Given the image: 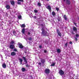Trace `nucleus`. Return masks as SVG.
<instances>
[{
  "instance_id": "1",
  "label": "nucleus",
  "mask_w": 79,
  "mask_h": 79,
  "mask_svg": "<svg viewBox=\"0 0 79 79\" xmlns=\"http://www.w3.org/2000/svg\"><path fill=\"white\" fill-rule=\"evenodd\" d=\"M41 31H42V32H41V36L43 35V36H47L48 32L45 30L44 28H42Z\"/></svg>"
},
{
  "instance_id": "2",
  "label": "nucleus",
  "mask_w": 79,
  "mask_h": 79,
  "mask_svg": "<svg viewBox=\"0 0 79 79\" xmlns=\"http://www.w3.org/2000/svg\"><path fill=\"white\" fill-rule=\"evenodd\" d=\"M50 69H46L45 70V73L47 74H48L50 73Z\"/></svg>"
},
{
  "instance_id": "3",
  "label": "nucleus",
  "mask_w": 79,
  "mask_h": 79,
  "mask_svg": "<svg viewBox=\"0 0 79 79\" xmlns=\"http://www.w3.org/2000/svg\"><path fill=\"white\" fill-rule=\"evenodd\" d=\"M56 32L58 35H59L60 37H61V33L60 32V30L58 29L56 30Z\"/></svg>"
},
{
  "instance_id": "4",
  "label": "nucleus",
  "mask_w": 79,
  "mask_h": 79,
  "mask_svg": "<svg viewBox=\"0 0 79 79\" xmlns=\"http://www.w3.org/2000/svg\"><path fill=\"white\" fill-rule=\"evenodd\" d=\"M18 45H19V48H20L22 49V48H24V46L23 45V44H22L21 43H18Z\"/></svg>"
},
{
  "instance_id": "5",
  "label": "nucleus",
  "mask_w": 79,
  "mask_h": 79,
  "mask_svg": "<svg viewBox=\"0 0 79 79\" xmlns=\"http://www.w3.org/2000/svg\"><path fill=\"white\" fill-rule=\"evenodd\" d=\"M59 73L60 75L62 76V75H63V74H64V73L63 71L62 70H60L59 71Z\"/></svg>"
},
{
  "instance_id": "6",
  "label": "nucleus",
  "mask_w": 79,
  "mask_h": 79,
  "mask_svg": "<svg viewBox=\"0 0 79 79\" xmlns=\"http://www.w3.org/2000/svg\"><path fill=\"white\" fill-rule=\"evenodd\" d=\"M46 61L44 59H41L40 62L42 64H44L45 63Z\"/></svg>"
},
{
  "instance_id": "7",
  "label": "nucleus",
  "mask_w": 79,
  "mask_h": 79,
  "mask_svg": "<svg viewBox=\"0 0 79 79\" xmlns=\"http://www.w3.org/2000/svg\"><path fill=\"white\" fill-rule=\"evenodd\" d=\"M9 48L10 49H14L15 48V45L13 44H10L9 46Z\"/></svg>"
},
{
  "instance_id": "8",
  "label": "nucleus",
  "mask_w": 79,
  "mask_h": 79,
  "mask_svg": "<svg viewBox=\"0 0 79 79\" xmlns=\"http://www.w3.org/2000/svg\"><path fill=\"white\" fill-rule=\"evenodd\" d=\"M66 3L67 5H69L71 4V2L69 0H66Z\"/></svg>"
},
{
  "instance_id": "9",
  "label": "nucleus",
  "mask_w": 79,
  "mask_h": 79,
  "mask_svg": "<svg viewBox=\"0 0 79 79\" xmlns=\"http://www.w3.org/2000/svg\"><path fill=\"white\" fill-rule=\"evenodd\" d=\"M10 7H11V6H10L9 5H7L6 6V8L7 10H9V9H10Z\"/></svg>"
},
{
  "instance_id": "10",
  "label": "nucleus",
  "mask_w": 79,
  "mask_h": 79,
  "mask_svg": "<svg viewBox=\"0 0 79 79\" xmlns=\"http://www.w3.org/2000/svg\"><path fill=\"white\" fill-rule=\"evenodd\" d=\"M11 56H15L16 55V53L15 52H12L11 53Z\"/></svg>"
},
{
  "instance_id": "11",
  "label": "nucleus",
  "mask_w": 79,
  "mask_h": 79,
  "mask_svg": "<svg viewBox=\"0 0 79 79\" xmlns=\"http://www.w3.org/2000/svg\"><path fill=\"white\" fill-rule=\"evenodd\" d=\"M10 45H15V41L13 40H12L10 42Z\"/></svg>"
},
{
  "instance_id": "12",
  "label": "nucleus",
  "mask_w": 79,
  "mask_h": 79,
  "mask_svg": "<svg viewBox=\"0 0 79 79\" xmlns=\"http://www.w3.org/2000/svg\"><path fill=\"white\" fill-rule=\"evenodd\" d=\"M46 8H47V9H48V10H50V11H51V6H48L47 7H46Z\"/></svg>"
},
{
  "instance_id": "13",
  "label": "nucleus",
  "mask_w": 79,
  "mask_h": 79,
  "mask_svg": "<svg viewBox=\"0 0 79 79\" xmlns=\"http://www.w3.org/2000/svg\"><path fill=\"white\" fill-rule=\"evenodd\" d=\"M2 66L3 68H6V65L5 63H4L2 64Z\"/></svg>"
},
{
  "instance_id": "14",
  "label": "nucleus",
  "mask_w": 79,
  "mask_h": 79,
  "mask_svg": "<svg viewBox=\"0 0 79 79\" xmlns=\"http://www.w3.org/2000/svg\"><path fill=\"white\" fill-rule=\"evenodd\" d=\"M73 31H77V28L75 27H73Z\"/></svg>"
},
{
  "instance_id": "15",
  "label": "nucleus",
  "mask_w": 79,
  "mask_h": 79,
  "mask_svg": "<svg viewBox=\"0 0 79 79\" xmlns=\"http://www.w3.org/2000/svg\"><path fill=\"white\" fill-rule=\"evenodd\" d=\"M57 52L58 53H61V49L58 48L57 49Z\"/></svg>"
},
{
  "instance_id": "16",
  "label": "nucleus",
  "mask_w": 79,
  "mask_h": 79,
  "mask_svg": "<svg viewBox=\"0 0 79 79\" xmlns=\"http://www.w3.org/2000/svg\"><path fill=\"white\" fill-rule=\"evenodd\" d=\"M21 32L23 34H25V29L23 28Z\"/></svg>"
},
{
  "instance_id": "17",
  "label": "nucleus",
  "mask_w": 79,
  "mask_h": 79,
  "mask_svg": "<svg viewBox=\"0 0 79 79\" xmlns=\"http://www.w3.org/2000/svg\"><path fill=\"white\" fill-rule=\"evenodd\" d=\"M11 5H15V3L14 1H11L10 2Z\"/></svg>"
},
{
  "instance_id": "18",
  "label": "nucleus",
  "mask_w": 79,
  "mask_h": 79,
  "mask_svg": "<svg viewBox=\"0 0 79 79\" xmlns=\"http://www.w3.org/2000/svg\"><path fill=\"white\" fill-rule=\"evenodd\" d=\"M19 60L20 62V63H21V64H22V62L23 61V59L21 58H19Z\"/></svg>"
},
{
  "instance_id": "19",
  "label": "nucleus",
  "mask_w": 79,
  "mask_h": 79,
  "mask_svg": "<svg viewBox=\"0 0 79 79\" xmlns=\"http://www.w3.org/2000/svg\"><path fill=\"white\" fill-rule=\"evenodd\" d=\"M57 20L59 22L61 21V17H58L57 18Z\"/></svg>"
},
{
  "instance_id": "20",
  "label": "nucleus",
  "mask_w": 79,
  "mask_h": 79,
  "mask_svg": "<svg viewBox=\"0 0 79 79\" xmlns=\"http://www.w3.org/2000/svg\"><path fill=\"white\" fill-rule=\"evenodd\" d=\"M63 17L65 20L67 21V18L66 17V16L65 15H64Z\"/></svg>"
},
{
  "instance_id": "21",
  "label": "nucleus",
  "mask_w": 79,
  "mask_h": 79,
  "mask_svg": "<svg viewBox=\"0 0 79 79\" xmlns=\"http://www.w3.org/2000/svg\"><path fill=\"white\" fill-rule=\"evenodd\" d=\"M55 65V62H53L51 65V66H54Z\"/></svg>"
},
{
  "instance_id": "22",
  "label": "nucleus",
  "mask_w": 79,
  "mask_h": 79,
  "mask_svg": "<svg viewBox=\"0 0 79 79\" xmlns=\"http://www.w3.org/2000/svg\"><path fill=\"white\" fill-rule=\"evenodd\" d=\"M22 71L23 72H24L26 71V69L24 68H23L22 69Z\"/></svg>"
},
{
  "instance_id": "23",
  "label": "nucleus",
  "mask_w": 79,
  "mask_h": 79,
  "mask_svg": "<svg viewBox=\"0 0 79 79\" xmlns=\"http://www.w3.org/2000/svg\"><path fill=\"white\" fill-rule=\"evenodd\" d=\"M52 15L53 16H55L56 14H55V12L54 11H53L52 13Z\"/></svg>"
},
{
  "instance_id": "24",
  "label": "nucleus",
  "mask_w": 79,
  "mask_h": 79,
  "mask_svg": "<svg viewBox=\"0 0 79 79\" xmlns=\"http://www.w3.org/2000/svg\"><path fill=\"white\" fill-rule=\"evenodd\" d=\"M23 61L24 62L27 60L26 59V57H23Z\"/></svg>"
},
{
  "instance_id": "25",
  "label": "nucleus",
  "mask_w": 79,
  "mask_h": 79,
  "mask_svg": "<svg viewBox=\"0 0 79 79\" xmlns=\"http://www.w3.org/2000/svg\"><path fill=\"white\" fill-rule=\"evenodd\" d=\"M21 27H26L25 26V25L24 24H22Z\"/></svg>"
},
{
  "instance_id": "26",
  "label": "nucleus",
  "mask_w": 79,
  "mask_h": 79,
  "mask_svg": "<svg viewBox=\"0 0 79 79\" xmlns=\"http://www.w3.org/2000/svg\"><path fill=\"white\" fill-rule=\"evenodd\" d=\"M38 5L39 7L41 6V3L40 2L38 3Z\"/></svg>"
},
{
  "instance_id": "27",
  "label": "nucleus",
  "mask_w": 79,
  "mask_h": 79,
  "mask_svg": "<svg viewBox=\"0 0 79 79\" xmlns=\"http://www.w3.org/2000/svg\"><path fill=\"white\" fill-rule=\"evenodd\" d=\"M22 18V16H21V15H20L18 16V18L19 19H21Z\"/></svg>"
},
{
  "instance_id": "28",
  "label": "nucleus",
  "mask_w": 79,
  "mask_h": 79,
  "mask_svg": "<svg viewBox=\"0 0 79 79\" xmlns=\"http://www.w3.org/2000/svg\"><path fill=\"white\" fill-rule=\"evenodd\" d=\"M64 45L65 47H67L68 46V42H67Z\"/></svg>"
},
{
  "instance_id": "29",
  "label": "nucleus",
  "mask_w": 79,
  "mask_h": 79,
  "mask_svg": "<svg viewBox=\"0 0 79 79\" xmlns=\"http://www.w3.org/2000/svg\"><path fill=\"white\" fill-rule=\"evenodd\" d=\"M34 12H35V13H38V10H34Z\"/></svg>"
},
{
  "instance_id": "30",
  "label": "nucleus",
  "mask_w": 79,
  "mask_h": 79,
  "mask_svg": "<svg viewBox=\"0 0 79 79\" xmlns=\"http://www.w3.org/2000/svg\"><path fill=\"white\" fill-rule=\"evenodd\" d=\"M28 39L29 40H32V38L31 37H29Z\"/></svg>"
},
{
  "instance_id": "31",
  "label": "nucleus",
  "mask_w": 79,
  "mask_h": 79,
  "mask_svg": "<svg viewBox=\"0 0 79 79\" xmlns=\"http://www.w3.org/2000/svg\"><path fill=\"white\" fill-rule=\"evenodd\" d=\"M18 2H24V0H17Z\"/></svg>"
},
{
  "instance_id": "32",
  "label": "nucleus",
  "mask_w": 79,
  "mask_h": 79,
  "mask_svg": "<svg viewBox=\"0 0 79 79\" xmlns=\"http://www.w3.org/2000/svg\"><path fill=\"white\" fill-rule=\"evenodd\" d=\"M17 4L18 5H21V3L20 2H17Z\"/></svg>"
},
{
  "instance_id": "33",
  "label": "nucleus",
  "mask_w": 79,
  "mask_h": 79,
  "mask_svg": "<svg viewBox=\"0 0 79 79\" xmlns=\"http://www.w3.org/2000/svg\"><path fill=\"white\" fill-rule=\"evenodd\" d=\"M26 66L27 67V68H29V65L28 64H27L26 65Z\"/></svg>"
},
{
  "instance_id": "34",
  "label": "nucleus",
  "mask_w": 79,
  "mask_h": 79,
  "mask_svg": "<svg viewBox=\"0 0 79 79\" xmlns=\"http://www.w3.org/2000/svg\"><path fill=\"white\" fill-rule=\"evenodd\" d=\"M56 10L57 11H59V10L60 9H59V8H57V7H56Z\"/></svg>"
},
{
  "instance_id": "35",
  "label": "nucleus",
  "mask_w": 79,
  "mask_h": 79,
  "mask_svg": "<svg viewBox=\"0 0 79 79\" xmlns=\"http://www.w3.org/2000/svg\"><path fill=\"white\" fill-rule=\"evenodd\" d=\"M18 51V50H17V49H16V48H15L14 49V52H17Z\"/></svg>"
},
{
  "instance_id": "36",
  "label": "nucleus",
  "mask_w": 79,
  "mask_h": 79,
  "mask_svg": "<svg viewBox=\"0 0 79 79\" xmlns=\"http://www.w3.org/2000/svg\"><path fill=\"white\" fill-rule=\"evenodd\" d=\"M13 34L14 35H15V34H16V32L15 31H13Z\"/></svg>"
},
{
  "instance_id": "37",
  "label": "nucleus",
  "mask_w": 79,
  "mask_h": 79,
  "mask_svg": "<svg viewBox=\"0 0 79 79\" xmlns=\"http://www.w3.org/2000/svg\"><path fill=\"white\" fill-rule=\"evenodd\" d=\"M75 41H77V38H75Z\"/></svg>"
},
{
  "instance_id": "38",
  "label": "nucleus",
  "mask_w": 79,
  "mask_h": 79,
  "mask_svg": "<svg viewBox=\"0 0 79 79\" xmlns=\"http://www.w3.org/2000/svg\"><path fill=\"white\" fill-rule=\"evenodd\" d=\"M45 44H48V43H47V40H45Z\"/></svg>"
},
{
  "instance_id": "39",
  "label": "nucleus",
  "mask_w": 79,
  "mask_h": 79,
  "mask_svg": "<svg viewBox=\"0 0 79 79\" xmlns=\"http://www.w3.org/2000/svg\"><path fill=\"white\" fill-rule=\"evenodd\" d=\"M39 48H42V46L41 45H39Z\"/></svg>"
},
{
  "instance_id": "40",
  "label": "nucleus",
  "mask_w": 79,
  "mask_h": 79,
  "mask_svg": "<svg viewBox=\"0 0 79 79\" xmlns=\"http://www.w3.org/2000/svg\"><path fill=\"white\" fill-rule=\"evenodd\" d=\"M24 62H25L26 64H27V60H26L25 61H24Z\"/></svg>"
},
{
  "instance_id": "41",
  "label": "nucleus",
  "mask_w": 79,
  "mask_h": 79,
  "mask_svg": "<svg viewBox=\"0 0 79 79\" xmlns=\"http://www.w3.org/2000/svg\"><path fill=\"white\" fill-rule=\"evenodd\" d=\"M76 36L77 37H79V35H78V34H76Z\"/></svg>"
},
{
  "instance_id": "42",
  "label": "nucleus",
  "mask_w": 79,
  "mask_h": 79,
  "mask_svg": "<svg viewBox=\"0 0 79 79\" xmlns=\"http://www.w3.org/2000/svg\"><path fill=\"white\" fill-rule=\"evenodd\" d=\"M41 26H42V27H43V26H44V24H41Z\"/></svg>"
},
{
  "instance_id": "43",
  "label": "nucleus",
  "mask_w": 79,
  "mask_h": 79,
  "mask_svg": "<svg viewBox=\"0 0 79 79\" xmlns=\"http://www.w3.org/2000/svg\"><path fill=\"white\" fill-rule=\"evenodd\" d=\"M44 53H47V50H44Z\"/></svg>"
},
{
  "instance_id": "44",
  "label": "nucleus",
  "mask_w": 79,
  "mask_h": 79,
  "mask_svg": "<svg viewBox=\"0 0 79 79\" xmlns=\"http://www.w3.org/2000/svg\"><path fill=\"white\" fill-rule=\"evenodd\" d=\"M38 64H39V65H41V62H39L38 63Z\"/></svg>"
},
{
  "instance_id": "45",
  "label": "nucleus",
  "mask_w": 79,
  "mask_h": 79,
  "mask_svg": "<svg viewBox=\"0 0 79 79\" xmlns=\"http://www.w3.org/2000/svg\"><path fill=\"white\" fill-rule=\"evenodd\" d=\"M36 18H37V17H36V16H34V18H35V19H36Z\"/></svg>"
},
{
  "instance_id": "46",
  "label": "nucleus",
  "mask_w": 79,
  "mask_h": 79,
  "mask_svg": "<svg viewBox=\"0 0 79 79\" xmlns=\"http://www.w3.org/2000/svg\"><path fill=\"white\" fill-rule=\"evenodd\" d=\"M69 44H73V43H72V42H69Z\"/></svg>"
},
{
  "instance_id": "47",
  "label": "nucleus",
  "mask_w": 79,
  "mask_h": 79,
  "mask_svg": "<svg viewBox=\"0 0 79 79\" xmlns=\"http://www.w3.org/2000/svg\"><path fill=\"white\" fill-rule=\"evenodd\" d=\"M30 34H31V33H30V32H28V35H30Z\"/></svg>"
},
{
  "instance_id": "48",
  "label": "nucleus",
  "mask_w": 79,
  "mask_h": 79,
  "mask_svg": "<svg viewBox=\"0 0 79 79\" xmlns=\"http://www.w3.org/2000/svg\"><path fill=\"white\" fill-rule=\"evenodd\" d=\"M74 24L76 26H76V24H77V23H74Z\"/></svg>"
},
{
  "instance_id": "49",
  "label": "nucleus",
  "mask_w": 79,
  "mask_h": 79,
  "mask_svg": "<svg viewBox=\"0 0 79 79\" xmlns=\"http://www.w3.org/2000/svg\"><path fill=\"white\" fill-rule=\"evenodd\" d=\"M72 34H74V33L73 31L72 32Z\"/></svg>"
},
{
  "instance_id": "50",
  "label": "nucleus",
  "mask_w": 79,
  "mask_h": 79,
  "mask_svg": "<svg viewBox=\"0 0 79 79\" xmlns=\"http://www.w3.org/2000/svg\"><path fill=\"white\" fill-rule=\"evenodd\" d=\"M43 24H44V25H45V23L44 22V23H43Z\"/></svg>"
},
{
  "instance_id": "51",
  "label": "nucleus",
  "mask_w": 79,
  "mask_h": 79,
  "mask_svg": "<svg viewBox=\"0 0 79 79\" xmlns=\"http://www.w3.org/2000/svg\"><path fill=\"white\" fill-rule=\"evenodd\" d=\"M49 79H52V77L50 78H49Z\"/></svg>"
},
{
  "instance_id": "52",
  "label": "nucleus",
  "mask_w": 79,
  "mask_h": 79,
  "mask_svg": "<svg viewBox=\"0 0 79 79\" xmlns=\"http://www.w3.org/2000/svg\"><path fill=\"white\" fill-rule=\"evenodd\" d=\"M47 1H49V0H46Z\"/></svg>"
},
{
  "instance_id": "53",
  "label": "nucleus",
  "mask_w": 79,
  "mask_h": 79,
  "mask_svg": "<svg viewBox=\"0 0 79 79\" xmlns=\"http://www.w3.org/2000/svg\"><path fill=\"white\" fill-rule=\"evenodd\" d=\"M58 37V35L57 36Z\"/></svg>"
}]
</instances>
